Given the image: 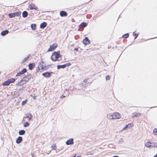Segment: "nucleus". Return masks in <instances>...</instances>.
I'll use <instances>...</instances> for the list:
<instances>
[{
	"label": "nucleus",
	"mask_w": 157,
	"mask_h": 157,
	"mask_svg": "<svg viewBox=\"0 0 157 157\" xmlns=\"http://www.w3.org/2000/svg\"><path fill=\"white\" fill-rule=\"evenodd\" d=\"M61 55L59 53V52H54L52 54L51 59L53 61H59L61 60V58L60 59H58L60 57Z\"/></svg>",
	"instance_id": "1"
},
{
	"label": "nucleus",
	"mask_w": 157,
	"mask_h": 157,
	"mask_svg": "<svg viewBox=\"0 0 157 157\" xmlns=\"http://www.w3.org/2000/svg\"><path fill=\"white\" fill-rule=\"evenodd\" d=\"M48 66H46L44 62L41 61L38 65V68H39V70H40V67H41V70H46L48 69Z\"/></svg>",
	"instance_id": "2"
},
{
	"label": "nucleus",
	"mask_w": 157,
	"mask_h": 157,
	"mask_svg": "<svg viewBox=\"0 0 157 157\" xmlns=\"http://www.w3.org/2000/svg\"><path fill=\"white\" fill-rule=\"evenodd\" d=\"M31 75L30 74H28L23 77L21 79V81H23L25 84L29 81L31 78Z\"/></svg>",
	"instance_id": "3"
},
{
	"label": "nucleus",
	"mask_w": 157,
	"mask_h": 157,
	"mask_svg": "<svg viewBox=\"0 0 157 157\" xmlns=\"http://www.w3.org/2000/svg\"><path fill=\"white\" fill-rule=\"evenodd\" d=\"M58 44L56 43H54L52 45H50L49 48L48 50V52H51L54 50L57 47Z\"/></svg>",
	"instance_id": "4"
},
{
	"label": "nucleus",
	"mask_w": 157,
	"mask_h": 157,
	"mask_svg": "<svg viewBox=\"0 0 157 157\" xmlns=\"http://www.w3.org/2000/svg\"><path fill=\"white\" fill-rule=\"evenodd\" d=\"M71 64L70 63H67L64 64L62 65H58L57 66V69H59L61 68L63 69L65 68L66 67L68 66H69Z\"/></svg>",
	"instance_id": "5"
},
{
	"label": "nucleus",
	"mask_w": 157,
	"mask_h": 157,
	"mask_svg": "<svg viewBox=\"0 0 157 157\" xmlns=\"http://www.w3.org/2000/svg\"><path fill=\"white\" fill-rule=\"evenodd\" d=\"M27 69L26 68H24L20 71L18 72L16 75V76H18L21 75H23L27 72Z\"/></svg>",
	"instance_id": "6"
},
{
	"label": "nucleus",
	"mask_w": 157,
	"mask_h": 157,
	"mask_svg": "<svg viewBox=\"0 0 157 157\" xmlns=\"http://www.w3.org/2000/svg\"><path fill=\"white\" fill-rule=\"evenodd\" d=\"M83 43L85 45L90 44V41L87 37H85V39L83 40Z\"/></svg>",
	"instance_id": "7"
},
{
	"label": "nucleus",
	"mask_w": 157,
	"mask_h": 157,
	"mask_svg": "<svg viewBox=\"0 0 157 157\" xmlns=\"http://www.w3.org/2000/svg\"><path fill=\"white\" fill-rule=\"evenodd\" d=\"M52 72H46L42 73V75L44 77L48 78L51 76V74L52 73Z\"/></svg>",
	"instance_id": "8"
},
{
	"label": "nucleus",
	"mask_w": 157,
	"mask_h": 157,
	"mask_svg": "<svg viewBox=\"0 0 157 157\" xmlns=\"http://www.w3.org/2000/svg\"><path fill=\"white\" fill-rule=\"evenodd\" d=\"M73 140V139L70 138L67 141L66 144L67 145L73 144H74Z\"/></svg>",
	"instance_id": "9"
},
{
	"label": "nucleus",
	"mask_w": 157,
	"mask_h": 157,
	"mask_svg": "<svg viewBox=\"0 0 157 157\" xmlns=\"http://www.w3.org/2000/svg\"><path fill=\"white\" fill-rule=\"evenodd\" d=\"M60 15L61 17H66L67 15V13L66 11L62 10L60 12Z\"/></svg>",
	"instance_id": "10"
},
{
	"label": "nucleus",
	"mask_w": 157,
	"mask_h": 157,
	"mask_svg": "<svg viewBox=\"0 0 157 157\" xmlns=\"http://www.w3.org/2000/svg\"><path fill=\"white\" fill-rule=\"evenodd\" d=\"M25 117L28 119L29 121L33 117L32 115L30 113H26L25 114Z\"/></svg>",
	"instance_id": "11"
},
{
	"label": "nucleus",
	"mask_w": 157,
	"mask_h": 157,
	"mask_svg": "<svg viewBox=\"0 0 157 157\" xmlns=\"http://www.w3.org/2000/svg\"><path fill=\"white\" fill-rule=\"evenodd\" d=\"M22 140V138L21 136H19L16 140V143L17 144H20Z\"/></svg>",
	"instance_id": "12"
},
{
	"label": "nucleus",
	"mask_w": 157,
	"mask_h": 157,
	"mask_svg": "<svg viewBox=\"0 0 157 157\" xmlns=\"http://www.w3.org/2000/svg\"><path fill=\"white\" fill-rule=\"evenodd\" d=\"M47 23L45 22H44L40 24V28L41 29H43L47 26Z\"/></svg>",
	"instance_id": "13"
},
{
	"label": "nucleus",
	"mask_w": 157,
	"mask_h": 157,
	"mask_svg": "<svg viewBox=\"0 0 157 157\" xmlns=\"http://www.w3.org/2000/svg\"><path fill=\"white\" fill-rule=\"evenodd\" d=\"M35 66V63H30L28 65L29 68L30 70H32Z\"/></svg>",
	"instance_id": "14"
},
{
	"label": "nucleus",
	"mask_w": 157,
	"mask_h": 157,
	"mask_svg": "<svg viewBox=\"0 0 157 157\" xmlns=\"http://www.w3.org/2000/svg\"><path fill=\"white\" fill-rule=\"evenodd\" d=\"M29 7L31 10H36L38 9V8L35 5L33 4H31L29 6Z\"/></svg>",
	"instance_id": "15"
},
{
	"label": "nucleus",
	"mask_w": 157,
	"mask_h": 157,
	"mask_svg": "<svg viewBox=\"0 0 157 157\" xmlns=\"http://www.w3.org/2000/svg\"><path fill=\"white\" fill-rule=\"evenodd\" d=\"M114 118L115 119H119L121 117L119 113H116L114 114Z\"/></svg>",
	"instance_id": "16"
},
{
	"label": "nucleus",
	"mask_w": 157,
	"mask_h": 157,
	"mask_svg": "<svg viewBox=\"0 0 157 157\" xmlns=\"http://www.w3.org/2000/svg\"><path fill=\"white\" fill-rule=\"evenodd\" d=\"M9 31L8 30H6L3 31L1 33V34L2 36H5L8 33Z\"/></svg>",
	"instance_id": "17"
},
{
	"label": "nucleus",
	"mask_w": 157,
	"mask_h": 157,
	"mask_svg": "<svg viewBox=\"0 0 157 157\" xmlns=\"http://www.w3.org/2000/svg\"><path fill=\"white\" fill-rule=\"evenodd\" d=\"M107 118L109 119H115L114 118V114H108L107 117Z\"/></svg>",
	"instance_id": "18"
},
{
	"label": "nucleus",
	"mask_w": 157,
	"mask_h": 157,
	"mask_svg": "<svg viewBox=\"0 0 157 157\" xmlns=\"http://www.w3.org/2000/svg\"><path fill=\"white\" fill-rule=\"evenodd\" d=\"M141 115V113L138 112H134L133 114V115L132 116V117H139Z\"/></svg>",
	"instance_id": "19"
},
{
	"label": "nucleus",
	"mask_w": 157,
	"mask_h": 157,
	"mask_svg": "<svg viewBox=\"0 0 157 157\" xmlns=\"http://www.w3.org/2000/svg\"><path fill=\"white\" fill-rule=\"evenodd\" d=\"M22 15L23 17H27L28 15V12L26 11H24L22 13Z\"/></svg>",
	"instance_id": "20"
},
{
	"label": "nucleus",
	"mask_w": 157,
	"mask_h": 157,
	"mask_svg": "<svg viewBox=\"0 0 157 157\" xmlns=\"http://www.w3.org/2000/svg\"><path fill=\"white\" fill-rule=\"evenodd\" d=\"M25 84L23 81H21V79L16 84L17 86H23Z\"/></svg>",
	"instance_id": "21"
},
{
	"label": "nucleus",
	"mask_w": 157,
	"mask_h": 157,
	"mask_svg": "<svg viewBox=\"0 0 157 157\" xmlns=\"http://www.w3.org/2000/svg\"><path fill=\"white\" fill-rule=\"evenodd\" d=\"M87 26V24L86 22H83L82 23L79 25V27L80 28H84Z\"/></svg>",
	"instance_id": "22"
},
{
	"label": "nucleus",
	"mask_w": 157,
	"mask_h": 157,
	"mask_svg": "<svg viewBox=\"0 0 157 157\" xmlns=\"http://www.w3.org/2000/svg\"><path fill=\"white\" fill-rule=\"evenodd\" d=\"M25 132L24 130H21L19 131V134L20 135H23L25 134Z\"/></svg>",
	"instance_id": "23"
},
{
	"label": "nucleus",
	"mask_w": 157,
	"mask_h": 157,
	"mask_svg": "<svg viewBox=\"0 0 157 157\" xmlns=\"http://www.w3.org/2000/svg\"><path fill=\"white\" fill-rule=\"evenodd\" d=\"M8 80L10 84V83H12L14 82L16 79L14 78H12L8 79Z\"/></svg>",
	"instance_id": "24"
},
{
	"label": "nucleus",
	"mask_w": 157,
	"mask_h": 157,
	"mask_svg": "<svg viewBox=\"0 0 157 157\" xmlns=\"http://www.w3.org/2000/svg\"><path fill=\"white\" fill-rule=\"evenodd\" d=\"M36 25L35 24H32L31 25V28L33 30H34L36 29Z\"/></svg>",
	"instance_id": "25"
},
{
	"label": "nucleus",
	"mask_w": 157,
	"mask_h": 157,
	"mask_svg": "<svg viewBox=\"0 0 157 157\" xmlns=\"http://www.w3.org/2000/svg\"><path fill=\"white\" fill-rule=\"evenodd\" d=\"M10 84L8 80L5 81L2 83V85L3 86H8Z\"/></svg>",
	"instance_id": "26"
},
{
	"label": "nucleus",
	"mask_w": 157,
	"mask_h": 157,
	"mask_svg": "<svg viewBox=\"0 0 157 157\" xmlns=\"http://www.w3.org/2000/svg\"><path fill=\"white\" fill-rule=\"evenodd\" d=\"M151 143L150 142H147L145 144V146L147 147L150 148H151Z\"/></svg>",
	"instance_id": "27"
},
{
	"label": "nucleus",
	"mask_w": 157,
	"mask_h": 157,
	"mask_svg": "<svg viewBox=\"0 0 157 157\" xmlns=\"http://www.w3.org/2000/svg\"><path fill=\"white\" fill-rule=\"evenodd\" d=\"M8 16L10 18H12L13 17H14L15 16V13H10L8 14Z\"/></svg>",
	"instance_id": "28"
},
{
	"label": "nucleus",
	"mask_w": 157,
	"mask_h": 157,
	"mask_svg": "<svg viewBox=\"0 0 157 157\" xmlns=\"http://www.w3.org/2000/svg\"><path fill=\"white\" fill-rule=\"evenodd\" d=\"M151 148H153L154 147H157V143H151Z\"/></svg>",
	"instance_id": "29"
},
{
	"label": "nucleus",
	"mask_w": 157,
	"mask_h": 157,
	"mask_svg": "<svg viewBox=\"0 0 157 157\" xmlns=\"http://www.w3.org/2000/svg\"><path fill=\"white\" fill-rule=\"evenodd\" d=\"M129 34L128 33H126L122 36V37L124 38H127L129 37Z\"/></svg>",
	"instance_id": "30"
},
{
	"label": "nucleus",
	"mask_w": 157,
	"mask_h": 157,
	"mask_svg": "<svg viewBox=\"0 0 157 157\" xmlns=\"http://www.w3.org/2000/svg\"><path fill=\"white\" fill-rule=\"evenodd\" d=\"M131 127V124H128L126 125V126L123 129V130L126 129L127 128H129L130 127Z\"/></svg>",
	"instance_id": "31"
},
{
	"label": "nucleus",
	"mask_w": 157,
	"mask_h": 157,
	"mask_svg": "<svg viewBox=\"0 0 157 157\" xmlns=\"http://www.w3.org/2000/svg\"><path fill=\"white\" fill-rule=\"evenodd\" d=\"M133 35L135 36L134 39L135 40L139 35V33H136L135 32H134L133 33Z\"/></svg>",
	"instance_id": "32"
},
{
	"label": "nucleus",
	"mask_w": 157,
	"mask_h": 157,
	"mask_svg": "<svg viewBox=\"0 0 157 157\" xmlns=\"http://www.w3.org/2000/svg\"><path fill=\"white\" fill-rule=\"evenodd\" d=\"M31 56V55L30 54H29L28 56L27 57H25L24 59L23 60V61L24 62H25L29 58V56Z\"/></svg>",
	"instance_id": "33"
},
{
	"label": "nucleus",
	"mask_w": 157,
	"mask_h": 157,
	"mask_svg": "<svg viewBox=\"0 0 157 157\" xmlns=\"http://www.w3.org/2000/svg\"><path fill=\"white\" fill-rule=\"evenodd\" d=\"M29 125V124L28 122H26L24 124V127H26L28 126Z\"/></svg>",
	"instance_id": "34"
},
{
	"label": "nucleus",
	"mask_w": 157,
	"mask_h": 157,
	"mask_svg": "<svg viewBox=\"0 0 157 157\" xmlns=\"http://www.w3.org/2000/svg\"><path fill=\"white\" fill-rule=\"evenodd\" d=\"M15 16H17V17H19L21 15V12H17L15 13Z\"/></svg>",
	"instance_id": "35"
},
{
	"label": "nucleus",
	"mask_w": 157,
	"mask_h": 157,
	"mask_svg": "<svg viewBox=\"0 0 157 157\" xmlns=\"http://www.w3.org/2000/svg\"><path fill=\"white\" fill-rule=\"evenodd\" d=\"M27 101V100H25V101H23L21 103V105H22L23 106L25 104Z\"/></svg>",
	"instance_id": "36"
},
{
	"label": "nucleus",
	"mask_w": 157,
	"mask_h": 157,
	"mask_svg": "<svg viewBox=\"0 0 157 157\" xmlns=\"http://www.w3.org/2000/svg\"><path fill=\"white\" fill-rule=\"evenodd\" d=\"M64 93L66 94L69 95V92L67 89H66L64 91Z\"/></svg>",
	"instance_id": "37"
},
{
	"label": "nucleus",
	"mask_w": 157,
	"mask_h": 157,
	"mask_svg": "<svg viewBox=\"0 0 157 157\" xmlns=\"http://www.w3.org/2000/svg\"><path fill=\"white\" fill-rule=\"evenodd\" d=\"M153 132L155 135H157V128L155 129L153 131Z\"/></svg>",
	"instance_id": "38"
},
{
	"label": "nucleus",
	"mask_w": 157,
	"mask_h": 157,
	"mask_svg": "<svg viewBox=\"0 0 157 157\" xmlns=\"http://www.w3.org/2000/svg\"><path fill=\"white\" fill-rule=\"evenodd\" d=\"M110 78V77L109 75H106V76L105 79L106 80H109Z\"/></svg>",
	"instance_id": "39"
},
{
	"label": "nucleus",
	"mask_w": 157,
	"mask_h": 157,
	"mask_svg": "<svg viewBox=\"0 0 157 157\" xmlns=\"http://www.w3.org/2000/svg\"><path fill=\"white\" fill-rule=\"evenodd\" d=\"M123 139L122 138H121L119 140V142L121 144H122L123 143Z\"/></svg>",
	"instance_id": "40"
},
{
	"label": "nucleus",
	"mask_w": 157,
	"mask_h": 157,
	"mask_svg": "<svg viewBox=\"0 0 157 157\" xmlns=\"http://www.w3.org/2000/svg\"><path fill=\"white\" fill-rule=\"evenodd\" d=\"M52 147L53 148L54 150H55L56 149V145L55 144H53L52 145Z\"/></svg>",
	"instance_id": "41"
},
{
	"label": "nucleus",
	"mask_w": 157,
	"mask_h": 157,
	"mask_svg": "<svg viewBox=\"0 0 157 157\" xmlns=\"http://www.w3.org/2000/svg\"><path fill=\"white\" fill-rule=\"evenodd\" d=\"M65 97V96H64V95H62V96H61L60 97V98L62 99L63 98H64Z\"/></svg>",
	"instance_id": "42"
},
{
	"label": "nucleus",
	"mask_w": 157,
	"mask_h": 157,
	"mask_svg": "<svg viewBox=\"0 0 157 157\" xmlns=\"http://www.w3.org/2000/svg\"><path fill=\"white\" fill-rule=\"evenodd\" d=\"M109 147H111V148H112L113 147L112 146V144H109Z\"/></svg>",
	"instance_id": "43"
},
{
	"label": "nucleus",
	"mask_w": 157,
	"mask_h": 157,
	"mask_svg": "<svg viewBox=\"0 0 157 157\" xmlns=\"http://www.w3.org/2000/svg\"><path fill=\"white\" fill-rule=\"evenodd\" d=\"M74 50L75 51H78V49L77 48H75L74 49Z\"/></svg>",
	"instance_id": "44"
},
{
	"label": "nucleus",
	"mask_w": 157,
	"mask_h": 157,
	"mask_svg": "<svg viewBox=\"0 0 157 157\" xmlns=\"http://www.w3.org/2000/svg\"><path fill=\"white\" fill-rule=\"evenodd\" d=\"M154 157H157V153L156 154V155H154Z\"/></svg>",
	"instance_id": "45"
},
{
	"label": "nucleus",
	"mask_w": 157,
	"mask_h": 157,
	"mask_svg": "<svg viewBox=\"0 0 157 157\" xmlns=\"http://www.w3.org/2000/svg\"><path fill=\"white\" fill-rule=\"evenodd\" d=\"M113 157H119L117 155H114V156H113Z\"/></svg>",
	"instance_id": "46"
},
{
	"label": "nucleus",
	"mask_w": 157,
	"mask_h": 157,
	"mask_svg": "<svg viewBox=\"0 0 157 157\" xmlns=\"http://www.w3.org/2000/svg\"><path fill=\"white\" fill-rule=\"evenodd\" d=\"M85 82H86V80L85 79L83 81Z\"/></svg>",
	"instance_id": "47"
},
{
	"label": "nucleus",
	"mask_w": 157,
	"mask_h": 157,
	"mask_svg": "<svg viewBox=\"0 0 157 157\" xmlns=\"http://www.w3.org/2000/svg\"><path fill=\"white\" fill-rule=\"evenodd\" d=\"M39 70V68H38L37 69V71H38Z\"/></svg>",
	"instance_id": "48"
},
{
	"label": "nucleus",
	"mask_w": 157,
	"mask_h": 157,
	"mask_svg": "<svg viewBox=\"0 0 157 157\" xmlns=\"http://www.w3.org/2000/svg\"><path fill=\"white\" fill-rule=\"evenodd\" d=\"M73 157H76V156H75V155H74Z\"/></svg>",
	"instance_id": "49"
},
{
	"label": "nucleus",
	"mask_w": 157,
	"mask_h": 157,
	"mask_svg": "<svg viewBox=\"0 0 157 157\" xmlns=\"http://www.w3.org/2000/svg\"><path fill=\"white\" fill-rule=\"evenodd\" d=\"M80 85H81L82 86L83 85V84H81Z\"/></svg>",
	"instance_id": "50"
},
{
	"label": "nucleus",
	"mask_w": 157,
	"mask_h": 157,
	"mask_svg": "<svg viewBox=\"0 0 157 157\" xmlns=\"http://www.w3.org/2000/svg\"><path fill=\"white\" fill-rule=\"evenodd\" d=\"M77 157H80V156H77Z\"/></svg>",
	"instance_id": "51"
},
{
	"label": "nucleus",
	"mask_w": 157,
	"mask_h": 157,
	"mask_svg": "<svg viewBox=\"0 0 157 157\" xmlns=\"http://www.w3.org/2000/svg\"><path fill=\"white\" fill-rule=\"evenodd\" d=\"M156 38V37H155V38ZM152 39H154V38H152ZM151 39H152V38H151Z\"/></svg>",
	"instance_id": "52"
},
{
	"label": "nucleus",
	"mask_w": 157,
	"mask_h": 157,
	"mask_svg": "<svg viewBox=\"0 0 157 157\" xmlns=\"http://www.w3.org/2000/svg\"><path fill=\"white\" fill-rule=\"evenodd\" d=\"M32 157H33V154L32 155Z\"/></svg>",
	"instance_id": "53"
},
{
	"label": "nucleus",
	"mask_w": 157,
	"mask_h": 157,
	"mask_svg": "<svg viewBox=\"0 0 157 157\" xmlns=\"http://www.w3.org/2000/svg\"><path fill=\"white\" fill-rule=\"evenodd\" d=\"M1 71H0V74H1Z\"/></svg>",
	"instance_id": "54"
}]
</instances>
